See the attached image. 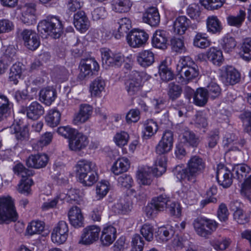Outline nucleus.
Masks as SVG:
<instances>
[{"label": "nucleus", "instance_id": "nucleus-14", "mask_svg": "<svg viewBox=\"0 0 251 251\" xmlns=\"http://www.w3.org/2000/svg\"><path fill=\"white\" fill-rule=\"evenodd\" d=\"M69 229L68 225L64 221H60L54 228L51 233V240L53 243L61 244L68 237Z\"/></svg>", "mask_w": 251, "mask_h": 251}, {"label": "nucleus", "instance_id": "nucleus-27", "mask_svg": "<svg viewBox=\"0 0 251 251\" xmlns=\"http://www.w3.org/2000/svg\"><path fill=\"white\" fill-rule=\"evenodd\" d=\"M116 229L112 226L105 227L100 237V242L105 246L111 245L116 239Z\"/></svg>", "mask_w": 251, "mask_h": 251}, {"label": "nucleus", "instance_id": "nucleus-34", "mask_svg": "<svg viewBox=\"0 0 251 251\" xmlns=\"http://www.w3.org/2000/svg\"><path fill=\"white\" fill-rule=\"evenodd\" d=\"M130 166L129 160L126 157L118 159L111 167V171L115 175H119L126 172Z\"/></svg>", "mask_w": 251, "mask_h": 251}, {"label": "nucleus", "instance_id": "nucleus-59", "mask_svg": "<svg viewBox=\"0 0 251 251\" xmlns=\"http://www.w3.org/2000/svg\"><path fill=\"white\" fill-rule=\"evenodd\" d=\"M226 0H201V2L208 10L217 9L221 7Z\"/></svg>", "mask_w": 251, "mask_h": 251}, {"label": "nucleus", "instance_id": "nucleus-49", "mask_svg": "<svg viewBox=\"0 0 251 251\" xmlns=\"http://www.w3.org/2000/svg\"><path fill=\"white\" fill-rule=\"evenodd\" d=\"M33 181L29 177L22 178L17 186L18 191L25 195H28L30 193V187Z\"/></svg>", "mask_w": 251, "mask_h": 251}, {"label": "nucleus", "instance_id": "nucleus-30", "mask_svg": "<svg viewBox=\"0 0 251 251\" xmlns=\"http://www.w3.org/2000/svg\"><path fill=\"white\" fill-rule=\"evenodd\" d=\"M240 80V74L232 67L226 68L225 74L223 75V81L226 85H234Z\"/></svg>", "mask_w": 251, "mask_h": 251}, {"label": "nucleus", "instance_id": "nucleus-38", "mask_svg": "<svg viewBox=\"0 0 251 251\" xmlns=\"http://www.w3.org/2000/svg\"><path fill=\"white\" fill-rule=\"evenodd\" d=\"M246 16L245 10L240 9L236 15H229L226 18L227 24L232 26L239 28L244 23Z\"/></svg>", "mask_w": 251, "mask_h": 251}, {"label": "nucleus", "instance_id": "nucleus-1", "mask_svg": "<svg viewBox=\"0 0 251 251\" xmlns=\"http://www.w3.org/2000/svg\"><path fill=\"white\" fill-rule=\"evenodd\" d=\"M205 167L204 160L199 156L194 155L188 161L185 168L178 171L176 168V176L179 179H187L195 182L196 178L203 173Z\"/></svg>", "mask_w": 251, "mask_h": 251}, {"label": "nucleus", "instance_id": "nucleus-56", "mask_svg": "<svg viewBox=\"0 0 251 251\" xmlns=\"http://www.w3.org/2000/svg\"><path fill=\"white\" fill-rule=\"evenodd\" d=\"M193 45L195 47L204 49L210 45V42L201 33H197L193 39Z\"/></svg>", "mask_w": 251, "mask_h": 251}, {"label": "nucleus", "instance_id": "nucleus-46", "mask_svg": "<svg viewBox=\"0 0 251 251\" xmlns=\"http://www.w3.org/2000/svg\"><path fill=\"white\" fill-rule=\"evenodd\" d=\"M182 139L184 140V143L193 147H198L200 142L199 137L189 129L184 131L182 134Z\"/></svg>", "mask_w": 251, "mask_h": 251}, {"label": "nucleus", "instance_id": "nucleus-21", "mask_svg": "<svg viewBox=\"0 0 251 251\" xmlns=\"http://www.w3.org/2000/svg\"><path fill=\"white\" fill-rule=\"evenodd\" d=\"M167 32L165 30H157L152 38V46L159 49H166L167 48Z\"/></svg>", "mask_w": 251, "mask_h": 251}, {"label": "nucleus", "instance_id": "nucleus-37", "mask_svg": "<svg viewBox=\"0 0 251 251\" xmlns=\"http://www.w3.org/2000/svg\"><path fill=\"white\" fill-rule=\"evenodd\" d=\"M167 157L164 155H159L155 162V167L152 169L153 175L156 176H160L166 170Z\"/></svg>", "mask_w": 251, "mask_h": 251}, {"label": "nucleus", "instance_id": "nucleus-12", "mask_svg": "<svg viewBox=\"0 0 251 251\" xmlns=\"http://www.w3.org/2000/svg\"><path fill=\"white\" fill-rule=\"evenodd\" d=\"M99 65L98 62L93 58H83L79 64L80 73V76L84 77L93 75L95 72L99 70Z\"/></svg>", "mask_w": 251, "mask_h": 251}, {"label": "nucleus", "instance_id": "nucleus-3", "mask_svg": "<svg viewBox=\"0 0 251 251\" xmlns=\"http://www.w3.org/2000/svg\"><path fill=\"white\" fill-rule=\"evenodd\" d=\"M176 79L179 83L186 84L199 75L197 65L189 56H184L176 67Z\"/></svg>", "mask_w": 251, "mask_h": 251}, {"label": "nucleus", "instance_id": "nucleus-23", "mask_svg": "<svg viewBox=\"0 0 251 251\" xmlns=\"http://www.w3.org/2000/svg\"><path fill=\"white\" fill-rule=\"evenodd\" d=\"M74 24L81 32H85L89 27V21L83 11H79L74 16Z\"/></svg>", "mask_w": 251, "mask_h": 251}, {"label": "nucleus", "instance_id": "nucleus-20", "mask_svg": "<svg viewBox=\"0 0 251 251\" xmlns=\"http://www.w3.org/2000/svg\"><path fill=\"white\" fill-rule=\"evenodd\" d=\"M70 224L75 227L83 226L84 218L81 209L77 206L72 207L68 214Z\"/></svg>", "mask_w": 251, "mask_h": 251}, {"label": "nucleus", "instance_id": "nucleus-16", "mask_svg": "<svg viewBox=\"0 0 251 251\" xmlns=\"http://www.w3.org/2000/svg\"><path fill=\"white\" fill-rule=\"evenodd\" d=\"M233 175L227 167L219 165L217 167L216 178L219 185L224 188L229 187L232 183Z\"/></svg>", "mask_w": 251, "mask_h": 251}, {"label": "nucleus", "instance_id": "nucleus-17", "mask_svg": "<svg viewBox=\"0 0 251 251\" xmlns=\"http://www.w3.org/2000/svg\"><path fill=\"white\" fill-rule=\"evenodd\" d=\"M89 143L87 137L78 131L69 141V149L73 151H79L85 149Z\"/></svg>", "mask_w": 251, "mask_h": 251}, {"label": "nucleus", "instance_id": "nucleus-24", "mask_svg": "<svg viewBox=\"0 0 251 251\" xmlns=\"http://www.w3.org/2000/svg\"><path fill=\"white\" fill-rule=\"evenodd\" d=\"M26 116L28 118L36 120L44 114V107L38 102L33 101L26 108Z\"/></svg>", "mask_w": 251, "mask_h": 251}, {"label": "nucleus", "instance_id": "nucleus-45", "mask_svg": "<svg viewBox=\"0 0 251 251\" xmlns=\"http://www.w3.org/2000/svg\"><path fill=\"white\" fill-rule=\"evenodd\" d=\"M221 45L225 52L232 51L237 45V42L234 37L229 34L226 35L221 40Z\"/></svg>", "mask_w": 251, "mask_h": 251}, {"label": "nucleus", "instance_id": "nucleus-64", "mask_svg": "<svg viewBox=\"0 0 251 251\" xmlns=\"http://www.w3.org/2000/svg\"><path fill=\"white\" fill-rule=\"evenodd\" d=\"M77 131V130L69 126H60L57 129L58 133L64 138L68 139L69 141L73 136H74L75 134Z\"/></svg>", "mask_w": 251, "mask_h": 251}, {"label": "nucleus", "instance_id": "nucleus-19", "mask_svg": "<svg viewBox=\"0 0 251 251\" xmlns=\"http://www.w3.org/2000/svg\"><path fill=\"white\" fill-rule=\"evenodd\" d=\"M35 5L33 3L26 4L22 8L21 19L23 23L27 25H33L36 23Z\"/></svg>", "mask_w": 251, "mask_h": 251}, {"label": "nucleus", "instance_id": "nucleus-28", "mask_svg": "<svg viewBox=\"0 0 251 251\" xmlns=\"http://www.w3.org/2000/svg\"><path fill=\"white\" fill-rule=\"evenodd\" d=\"M10 128L11 132L15 134V137L19 141H26L28 139V129L25 125H22L19 123L14 124Z\"/></svg>", "mask_w": 251, "mask_h": 251}, {"label": "nucleus", "instance_id": "nucleus-55", "mask_svg": "<svg viewBox=\"0 0 251 251\" xmlns=\"http://www.w3.org/2000/svg\"><path fill=\"white\" fill-rule=\"evenodd\" d=\"M159 74L161 79L164 81L171 80L174 78L172 71L168 68L165 63L162 62L159 66Z\"/></svg>", "mask_w": 251, "mask_h": 251}, {"label": "nucleus", "instance_id": "nucleus-41", "mask_svg": "<svg viewBox=\"0 0 251 251\" xmlns=\"http://www.w3.org/2000/svg\"><path fill=\"white\" fill-rule=\"evenodd\" d=\"M105 83L101 77L96 78L90 85V91L92 96H100L101 93L104 90Z\"/></svg>", "mask_w": 251, "mask_h": 251}, {"label": "nucleus", "instance_id": "nucleus-26", "mask_svg": "<svg viewBox=\"0 0 251 251\" xmlns=\"http://www.w3.org/2000/svg\"><path fill=\"white\" fill-rule=\"evenodd\" d=\"M93 107L88 104H83L80 106L79 110L74 117L75 124L83 123L87 121L92 115Z\"/></svg>", "mask_w": 251, "mask_h": 251}, {"label": "nucleus", "instance_id": "nucleus-7", "mask_svg": "<svg viewBox=\"0 0 251 251\" xmlns=\"http://www.w3.org/2000/svg\"><path fill=\"white\" fill-rule=\"evenodd\" d=\"M193 225L197 234L204 238L211 235L218 226L217 222L206 217H198L194 220Z\"/></svg>", "mask_w": 251, "mask_h": 251}, {"label": "nucleus", "instance_id": "nucleus-5", "mask_svg": "<svg viewBox=\"0 0 251 251\" xmlns=\"http://www.w3.org/2000/svg\"><path fill=\"white\" fill-rule=\"evenodd\" d=\"M37 29L41 34L46 33L54 39H57L62 33L63 25L57 17L48 16L39 23Z\"/></svg>", "mask_w": 251, "mask_h": 251}, {"label": "nucleus", "instance_id": "nucleus-51", "mask_svg": "<svg viewBox=\"0 0 251 251\" xmlns=\"http://www.w3.org/2000/svg\"><path fill=\"white\" fill-rule=\"evenodd\" d=\"M44 229V224L43 222L38 221H32L26 228L28 234L32 235L35 234H40Z\"/></svg>", "mask_w": 251, "mask_h": 251}, {"label": "nucleus", "instance_id": "nucleus-33", "mask_svg": "<svg viewBox=\"0 0 251 251\" xmlns=\"http://www.w3.org/2000/svg\"><path fill=\"white\" fill-rule=\"evenodd\" d=\"M206 55L209 61L218 66H221L224 61L222 50L217 48H209L206 52Z\"/></svg>", "mask_w": 251, "mask_h": 251}, {"label": "nucleus", "instance_id": "nucleus-22", "mask_svg": "<svg viewBox=\"0 0 251 251\" xmlns=\"http://www.w3.org/2000/svg\"><path fill=\"white\" fill-rule=\"evenodd\" d=\"M57 97L55 89L48 87L41 89L39 93L40 101L47 106H50Z\"/></svg>", "mask_w": 251, "mask_h": 251}, {"label": "nucleus", "instance_id": "nucleus-48", "mask_svg": "<svg viewBox=\"0 0 251 251\" xmlns=\"http://www.w3.org/2000/svg\"><path fill=\"white\" fill-rule=\"evenodd\" d=\"M152 169L151 168H141L137 174L138 179L143 185H150L152 182V173H151Z\"/></svg>", "mask_w": 251, "mask_h": 251}, {"label": "nucleus", "instance_id": "nucleus-15", "mask_svg": "<svg viewBox=\"0 0 251 251\" xmlns=\"http://www.w3.org/2000/svg\"><path fill=\"white\" fill-rule=\"evenodd\" d=\"M100 231V228L98 226H87L83 230L80 242L84 245L93 244L98 240Z\"/></svg>", "mask_w": 251, "mask_h": 251}, {"label": "nucleus", "instance_id": "nucleus-52", "mask_svg": "<svg viewBox=\"0 0 251 251\" xmlns=\"http://www.w3.org/2000/svg\"><path fill=\"white\" fill-rule=\"evenodd\" d=\"M181 86L174 82H171L168 85V93L169 98L172 100H175L178 98L182 93Z\"/></svg>", "mask_w": 251, "mask_h": 251}, {"label": "nucleus", "instance_id": "nucleus-36", "mask_svg": "<svg viewBox=\"0 0 251 251\" xmlns=\"http://www.w3.org/2000/svg\"><path fill=\"white\" fill-rule=\"evenodd\" d=\"M207 31L212 34L220 33L223 29L221 22L216 16H209L206 20Z\"/></svg>", "mask_w": 251, "mask_h": 251}, {"label": "nucleus", "instance_id": "nucleus-10", "mask_svg": "<svg viewBox=\"0 0 251 251\" xmlns=\"http://www.w3.org/2000/svg\"><path fill=\"white\" fill-rule=\"evenodd\" d=\"M198 25L196 24H191L190 20L185 16H178L173 23V30L175 34L182 35L188 29L196 30Z\"/></svg>", "mask_w": 251, "mask_h": 251}, {"label": "nucleus", "instance_id": "nucleus-44", "mask_svg": "<svg viewBox=\"0 0 251 251\" xmlns=\"http://www.w3.org/2000/svg\"><path fill=\"white\" fill-rule=\"evenodd\" d=\"M12 106V103L5 96L0 95V121L9 114Z\"/></svg>", "mask_w": 251, "mask_h": 251}, {"label": "nucleus", "instance_id": "nucleus-53", "mask_svg": "<svg viewBox=\"0 0 251 251\" xmlns=\"http://www.w3.org/2000/svg\"><path fill=\"white\" fill-rule=\"evenodd\" d=\"M15 174L22 177V178L30 177L33 175L32 170L26 169L21 163L16 164L13 168Z\"/></svg>", "mask_w": 251, "mask_h": 251}, {"label": "nucleus", "instance_id": "nucleus-54", "mask_svg": "<svg viewBox=\"0 0 251 251\" xmlns=\"http://www.w3.org/2000/svg\"><path fill=\"white\" fill-rule=\"evenodd\" d=\"M187 15L193 20L200 22L201 20V10L200 6L193 3L189 5L186 11Z\"/></svg>", "mask_w": 251, "mask_h": 251}, {"label": "nucleus", "instance_id": "nucleus-42", "mask_svg": "<svg viewBox=\"0 0 251 251\" xmlns=\"http://www.w3.org/2000/svg\"><path fill=\"white\" fill-rule=\"evenodd\" d=\"M174 233V231L171 227H160L158 228L157 231L156 238L159 242H166L171 239Z\"/></svg>", "mask_w": 251, "mask_h": 251}, {"label": "nucleus", "instance_id": "nucleus-58", "mask_svg": "<svg viewBox=\"0 0 251 251\" xmlns=\"http://www.w3.org/2000/svg\"><path fill=\"white\" fill-rule=\"evenodd\" d=\"M205 89L208 97L212 99L219 97L221 93V89L219 85L213 81L208 84Z\"/></svg>", "mask_w": 251, "mask_h": 251}, {"label": "nucleus", "instance_id": "nucleus-6", "mask_svg": "<svg viewBox=\"0 0 251 251\" xmlns=\"http://www.w3.org/2000/svg\"><path fill=\"white\" fill-rule=\"evenodd\" d=\"M18 215L11 197L0 198V224H9L18 220Z\"/></svg>", "mask_w": 251, "mask_h": 251}, {"label": "nucleus", "instance_id": "nucleus-43", "mask_svg": "<svg viewBox=\"0 0 251 251\" xmlns=\"http://www.w3.org/2000/svg\"><path fill=\"white\" fill-rule=\"evenodd\" d=\"M208 98V95L205 88H199L194 94V102L198 106H204L207 102Z\"/></svg>", "mask_w": 251, "mask_h": 251}, {"label": "nucleus", "instance_id": "nucleus-47", "mask_svg": "<svg viewBox=\"0 0 251 251\" xmlns=\"http://www.w3.org/2000/svg\"><path fill=\"white\" fill-rule=\"evenodd\" d=\"M158 129L157 124L153 120H147L144 124V136L149 138L155 134Z\"/></svg>", "mask_w": 251, "mask_h": 251}, {"label": "nucleus", "instance_id": "nucleus-9", "mask_svg": "<svg viewBox=\"0 0 251 251\" xmlns=\"http://www.w3.org/2000/svg\"><path fill=\"white\" fill-rule=\"evenodd\" d=\"M174 134L171 130H166L155 148V152L158 155H163L170 152L173 146Z\"/></svg>", "mask_w": 251, "mask_h": 251}, {"label": "nucleus", "instance_id": "nucleus-40", "mask_svg": "<svg viewBox=\"0 0 251 251\" xmlns=\"http://www.w3.org/2000/svg\"><path fill=\"white\" fill-rule=\"evenodd\" d=\"M112 8L116 12H126L129 10L132 3L129 0H112Z\"/></svg>", "mask_w": 251, "mask_h": 251}, {"label": "nucleus", "instance_id": "nucleus-29", "mask_svg": "<svg viewBox=\"0 0 251 251\" xmlns=\"http://www.w3.org/2000/svg\"><path fill=\"white\" fill-rule=\"evenodd\" d=\"M137 61L143 67H149L154 62V53L150 50L140 51L137 55Z\"/></svg>", "mask_w": 251, "mask_h": 251}, {"label": "nucleus", "instance_id": "nucleus-32", "mask_svg": "<svg viewBox=\"0 0 251 251\" xmlns=\"http://www.w3.org/2000/svg\"><path fill=\"white\" fill-rule=\"evenodd\" d=\"M251 171V168L246 164H235L232 168L233 177L241 181L246 180L247 175Z\"/></svg>", "mask_w": 251, "mask_h": 251}, {"label": "nucleus", "instance_id": "nucleus-31", "mask_svg": "<svg viewBox=\"0 0 251 251\" xmlns=\"http://www.w3.org/2000/svg\"><path fill=\"white\" fill-rule=\"evenodd\" d=\"M118 30L113 32V34L116 39H120L127 33L131 27L130 20L127 18H123L118 22Z\"/></svg>", "mask_w": 251, "mask_h": 251}, {"label": "nucleus", "instance_id": "nucleus-8", "mask_svg": "<svg viewBox=\"0 0 251 251\" xmlns=\"http://www.w3.org/2000/svg\"><path fill=\"white\" fill-rule=\"evenodd\" d=\"M100 52L103 65L119 67L125 61V57L120 52H113L107 48L101 49Z\"/></svg>", "mask_w": 251, "mask_h": 251}, {"label": "nucleus", "instance_id": "nucleus-2", "mask_svg": "<svg viewBox=\"0 0 251 251\" xmlns=\"http://www.w3.org/2000/svg\"><path fill=\"white\" fill-rule=\"evenodd\" d=\"M95 163L86 159L79 160L75 166V173L79 182L84 186H91L98 179Z\"/></svg>", "mask_w": 251, "mask_h": 251}, {"label": "nucleus", "instance_id": "nucleus-35", "mask_svg": "<svg viewBox=\"0 0 251 251\" xmlns=\"http://www.w3.org/2000/svg\"><path fill=\"white\" fill-rule=\"evenodd\" d=\"M171 201L170 198L166 194H161L153 198L151 201L156 210L163 211L167 208Z\"/></svg>", "mask_w": 251, "mask_h": 251}, {"label": "nucleus", "instance_id": "nucleus-50", "mask_svg": "<svg viewBox=\"0 0 251 251\" xmlns=\"http://www.w3.org/2000/svg\"><path fill=\"white\" fill-rule=\"evenodd\" d=\"M241 50L243 52V54L241 55V57L245 61H251V38H247L243 40L241 44Z\"/></svg>", "mask_w": 251, "mask_h": 251}, {"label": "nucleus", "instance_id": "nucleus-11", "mask_svg": "<svg viewBox=\"0 0 251 251\" xmlns=\"http://www.w3.org/2000/svg\"><path fill=\"white\" fill-rule=\"evenodd\" d=\"M149 35L144 30H131L126 36L128 44L132 48H139L145 45Z\"/></svg>", "mask_w": 251, "mask_h": 251}, {"label": "nucleus", "instance_id": "nucleus-13", "mask_svg": "<svg viewBox=\"0 0 251 251\" xmlns=\"http://www.w3.org/2000/svg\"><path fill=\"white\" fill-rule=\"evenodd\" d=\"M21 36L24 41V45L29 50H34L40 44V38L34 30L25 29L23 30Z\"/></svg>", "mask_w": 251, "mask_h": 251}, {"label": "nucleus", "instance_id": "nucleus-39", "mask_svg": "<svg viewBox=\"0 0 251 251\" xmlns=\"http://www.w3.org/2000/svg\"><path fill=\"white\" fill-rule=\"evenodd\" d=\"M61 119V113L56 109L50 110L45 117L47 124L50 127H55L59 125Z\"/></svg>", "mask_w": 251, "mask_h": 251}, {"label": "nucleus", "instance_id": "nucleus-25", "mask_svg": "<svg viewBox=\"0 0 251 251\" xmlns=\"http://www.w3.org/2000/svg\"><path fill=\"white\" fill-rule=\"evenodd\" d=\"M144 22L152 26H157L160 23V15L155 7L148 8L143 15Z\"/></svg>", "mask_w": 251, "mask_h": 251}, {"label": "nucleus", "instance_id": "nucleus-4", "mask_svg": "<svg viewBox=\"0 0 251 251\" xmlns=\"http://www.w3.org/2000/svg\"><path fill=\"white\" fill-rule=\"evenodd\" d=\"M151 77L146 73L133 71L124 81V88L128 96L135 98L141 93L145 81Z\"/></svg>", "mask_w": 251, "mask_h": 251}, {"label": "nucleus", "instance_id": "nucleus-60", "mask_svg": "<svg viewBox=\"0 0 251 251\" xmlns=\"http://www.w3.org/2000/svg\"><path fill=\"white\" fill-rule=\"evenodd\" d=\"M129 136L128 134L124 131L117 132L114 137V141L117 146L122 147L126 145Z\"/></svg>", "mask_w": 251, "mask_h": 251}, {"label": "nucleus", "instance_id": "nucleus-63", "mask_svg": "<svg viewBox=\"0 0 251 251\" xmlns=\"http://www.w3.org/2000/svg\"><path fill=\"white\" fill-rule=\"evenodd\" d=\"M118 184L119 186L127 189L132 186L133 180L130 175L124 174H122L118 178Z\"/></svg>", "mask_w": 251, "mask_h": 251}, {"label": "nucleus", "instance_id": "nucleus-61", "mask_svg": "<svg viewBox=\"0 0 251 251\" xmlns=\"http://www.w3.org/2000/svg\"><path fill=\"white\" fill-rule=\"evenodd\" d=\"M116 208L119 210L118 212L126 214L131 210V204L128 198L121 199L115 205Z\"/></svg>", "mask_w": 251, "mask_h": 251}, {"label": "nucleus", "instance_id": "nucleus-57", "mask_svg": "<svg viewBox=\"0 0 251 251\" xmlns=\"http://www.w3.org/2000/svg\"><path fill=\"white\" fill-rule=\"evenodd\" d=\"M16 50L13 46H9L5 49L1 58L9 65L16 58Z\"/></svg>", "mask_w": 251, "mask_h": 251}, {"label": "nucleus", "instance_id": "nucleus-18", "mask_svg": "<svg viewBox=\"0 0 251 251\" xmlns=\"http://www.w3.org/2000/svg\"><path fill=\"white\" fill-rule=\"evenodd\" d=\"M49 161L48 156L44 153L31 154L26 160V165L35 169H40L46 166Z\"/></svg>", "mask_w": 251, "mask_h": 251}, {"label": "nucleus", "instance_id": "nucleus-62", "mask_svg": "<svg viewBox=\"0 0 251 251\" xmlns=\"http://www.w3.org/2000/svg\"><path fill=\"white\" fill-rule=\"evenodd\" d=\"M154 229L153 226L149 224H144L141 229L140 232L145 240L151 241L153 238Z\"/></svg>", "mask_w": 251, "mask_h": 251}]
</instances>
